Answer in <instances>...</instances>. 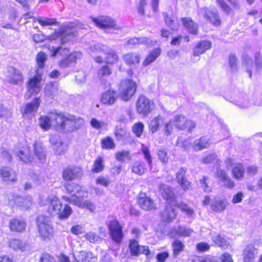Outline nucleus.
Listing matches in <instances>:
<instances>
[{"mask_svg": "<svg viewBox=\"0 0 262 262\" xmlns=\"http://www.w3.org/2000/svg\"><path fill=\"white\" fill-rule=\"evenodd\" d=\"M59 91L58 84L55 82H49L46 84L45 92L46 95L49 96H54Z\"/></svg>", "mask_w": 262, "mask_h": 262, "instance_id": "37998d69", "label": "nucleus"}, {"mask_svg": "<svg viewBox=\"0 0 262 262\" xmlns=\"http://www.w3.org/2000/svg\"><path fill=\"white\" fill-rule=\"evenodd\" d=\"M182 21L184 26L187 29L190 33L192 34H196L197 33L198 25L191 19L184 18L182 19Z\"/></svg>", "mask_w": 262, "mask_h": 262, "instance_id": "ea45409f", "label": "nucleus"}, {"mask_svg": "<svg viewBox=\"0 0 262 262\" xmlns=\"http://www.w3.org/2000/svg\"><path fill=\"white\" fill-rule=\"evenodd\" d=\"M122 57L125 63L129 66H135L140 62V56L137 53H127L123 55Z\"/></svg>", "mask_w": 262, "mask_h": 262, "instance_id": "e433bc0d", "label": "nucleus"}, {"mask_svg": "<svg viewBox=\"0 0 262 262\" xmlns=\"http://www.w3.org/2000/svg\"><path fill=\"white\" fill-rule=\"evenodd\" d=\"M49 49L51 51L52 57H55L58 55L62 56L59 61V66L62 69L75 66L78 60H80L82 57V54L80 52L70 53L69 49L60 47L57 48L53 46L51 48L50 47Z\"/></svg>", "mask_w": 262, "mask_h": 262, "instance_id": "39448f33", "label": "nucleus"}, {"mask_svg": "<svg viewBox=\"0 0 262 262\" xmlns=\"http://www.w3.org/2000/svg\"><path fill=\"white\" fill-rule=\"evenodd\" d=\"M112 73L111 70L107 66H103L98 71V76L100 78H102L105 76H107Z\"/></svg>", "mask_w": 262, "mask_h": 262, "instance_id": "bf43d9fd", "label": "nucleus"}, {"mask_svg": "<svg viewBox=\"0 0 262 262\" xmlns=\"http://www.w3.org/2000/svg\"><path fill=\"white\" fill-rule=\"evenodd\" d=\"M9 246L14 250L24 251L26 248V244L19 239H12L9 241Z\"/></svg>", "mask_w": 262, "mask_h": 262, "instance_id": "a18cd8bd", "label": "nucleus"}, {"mask_svg": "<svg viewBox=\"0 0 262 262\" xmlns=\"http://www.w3.org/2000/svg\"><path fill=\"white\" fill-rule=\"evenodd\" d=\"M0 177L5 182H15L17 180L16 172L7 166L0 169Z\"/></svg>", "mask_w": 262, "mask_h": 262, "instance_id": "a878e982", "label": "nucleus"}, {"mask_svg": "<svg viewBox=\"0 0 262 262\" xmlns=\"http://www.w3.org/2000/svg\"><path fill=\"white\" fill-rule=\"evenodd\" d=\"M90 124L93 128L97 129H100L105 125V124L104 122L99 121L95 118H93L91 119Z\"/></svg>", "mask_w": 262, "mask_h": 262, "instance_id": "774afa93", "label": "nucleus"}, {"mask_svg": "<svg viewBox=\"0 0 262 262\" xmlns=\"http://www.w3.org/2000/svg\"><path fill=\"white\" fill-rule=\"evenodd\" d=\"M209 179L207 177H203V179L200 180L201 187L205 192H209L211 191V188L209 186Z\"/></svg>", "mask_w": 262, "mask_h": 262, "instance_id": "052dcab7", "label": "nucleus"}, {"mask_svg": "<svg viewBox=\"0 0 262 262\" xmlns=\"http://www.w3.org/2000/svg\"><path fill=\"white\" fill-rule=\"evenodd\" d=\"M115 136L117 140H122L126 135V131L124 128L120 126H117L115 131Z\"/></svg>", "mask_w": 262, "mask_h": 262, "instance_id": "5fc2aeb1", "label": "nucleus"}, {"mask_svg": "<svg viewBox=\"0 0 262 262\" xmlns=\"http://www.w3.org/2000/svg\"><path fill=\"white\" fill-rule=\"evenodd\" d=\"M85 238L91 243H96L100 241L98 235L93 232H89L85 235Z\"/></svg>", "mask_w": 262, "mask_h": 262, "instance_id": "4d7b16f0", "label": "nucleus"}, {"mask_svg": "<svg viewBox=\"0 0 262 262\" xmlns=\"http://www.w3.org/2000/svg\"><path fill=\"white\" fill-rule=\"evenodd\" d=\"M116 159L120 162H124L126 160H130L131 157L130 152L127 150H123L117 152L115 155Z\"/></svg>", "mask_w": 262, "mask_h": 262, "instance_id": "8fccbe9b", "label": "nucleus"}, {"mask_svg": "<svg viewBox=\"0 0 262 262\" xmlns=\"http://www.w3.org/2000/svg\"><path fill=\"white\" fill-rule=\"evenodd\" d=\"M244 63L246 67L247 72L249 74V77L251 78L252 77V73L250 67L252 64V60L247 55L243 56Z\"/></svg>", "mask_w": 262, "mask_h": 262, "instance_id": "338daca9", "label": "nucleus"}, {"mask_svg": "<svg viewBox=\"0 0 262 262\" xmlns=\"http://www.w3.org/2000/svg\"><path fill=\"white\" fill-rule=\"evenodd\" d=\"M155 107V103L152 100H149L143 95H140L136 103L137 113L142 116L148 115Z\"/></svg>", "mask_w": 262, "mask_h": 262, "instance_id": "1a4fd4ad", "label": "nucleus"}, {"mask_svg": "<svg viewBox=\"0 0 262 262\" xmlns=\"http://www.w3.org/2000/svg\"><path fill=\"white\" fill-rule=\"evenodd\" d=\"M76 28L74 27L73 23H70L65 26L61 30V32L57 33L55 32L54 34L50 36L51 40H56L59 39V40H62V38L66 36H75Z\"/></svg>", "mask_w": 262, "mask_h": 262, "instance_id": "a211bd4d", "label": "nucleus"}, {"mask_svg": "<svg viewBox=\"0 0 262 262\" xmlns=\"http://www.w3.org/2000/svg\"><path fill=\"white\" fill-rule=\"evenodd\" d=\"M101 146L103 149H111L115 148V144L112 138L107 137L102 140Z\"/></svg>", "mask_w": 262, "mask_h": 262, "instance_id": "de8ad7c7", "label": "nucleus"}, {"mask_svg": "<svg viewBox=\"0 0 262 262\" xmlns=\"http://www.w3.org/2000/svg\"><path fill=\"white\" fill-rule=\"evenodd\" d=\"M92 19L98 27L104 30L106 33H117L121 30V27L110 16H100L97 17H92Z\"/></svg>", "mask_w": 262, "mask_h": 262, "instance_id": "0eeeda50", "label": "nucleus"}, {"mask_svg": "<svg viewBox=\"0 0 262 262\" xmlns=\"http://www.w3.org/2000/svg\"><path fill=\"white\" fill-rule=\"evenodd\" d=\"M173 256L177 257L181 252L183 251L185 246L182 242L176 240L172 244Z\"/></svg>", "mask_w": 262, "mask_h": 262, "instance_id": "c03bdc74", "label": "nucleus"}, {"mask_svg": "<svg viewBox=\"0 0 262 262\" xmlns=\"http://www.w3.org/2000/svg\"><path fill=\"white\" fill-rule=\"evenodd\" d=\"M73 260L71 261L69 257L64 255H61L59 258L60 262H95V257L89 252L81 251L79 252L76 257L73 255Z\"/></svg>", "mask_w": 262, "mask_h": 262, "instance_id": "4468645a", "label": "nucleus"}, {"mask_svg": "<svg viewBox=\"0 0 262 262\" xmlns=\"http://www.w3.org/2000/svg\"><path fill=\"white\" fill-rule=\"evenodd\" d=\"M36 21L42 26L53 25L56 24V19L47 17H38Z\"/></svg>", "mask_w": 262, "mask_h": 262, "instance_id": "09e8293b", "label": "nucleus"}, {"mask_svg": "<svg viewBox=\"0 0 262 262\" xmlns=\"http://www.w3.org/2000/svg\"><path fill=\"white\" fill-rule=\"evenodd\" d=\"M14 151L21 161L26 163L34 161L35 157L43 162L46 157L45 147L39 141H36L34 144L33 154H31L28 146L17 145L15 146Z\"/></svg>", "mask_w": 262, "mask_h": 262, "instance_id": "7ed1b4c3", "label": "nucleus"}, {"mask_svg": "<svg viewBox=\"0 0 262 262\" xmlns=\"http://www.w3.org/2000/svg\"><path fill=\"white\" fill-rule=\"evenodd\" d=\"M199 15L202 16L207 21L214 26H219L221 24V19L215 8L207 7L201 8L199 10Z\"/></svg>", "mask_w": 262, "mask_h": 262, "instance_id": "9b49d317", "label": "nucleus"}, {"mask_svg": "<svg viewBox=\"0 0 262 262\" xmlns=\"http://www.w3.org/2000/svg\"><path fill=\"white\" fill-rule=\"evenodd\" d=\"M47 58V55L42 52L38 53L36 56L37 65L40 69H42L45 65V62Z\"/></svg>", "mask_w": 262, "mask_h": 262, "instance_id": "864d4df0", "label": "nucleus"}, {"mask_svg": "<svg viewBox=\"0 0 262 262\" xmlns=\"http://www.w3.org/2000/svg\"><path fill=\"white\" fill-rule=\"evenodd\" d=\"M103 159L102 157H98L94 162L92 171L94 173H98L103 171L104 169Z\"/></svg>", "mask_w": 262, "mask_h": 262, "instance_id": "49530a36", "label": "nucleus"}, {"mask_svg": "<svg viewBox=\"0 0 262 262\" xmlns=\"http://www.w3.org/2000/svg\"><path fill=\"white\" fill-rule=\"evenodd\" d=\"M118 97V95L117 92L110 89L101 94L100 100L102 104L110 106L116 102Z\"/></svg>", "mask_w": 262, "mask_h": 262, "instance_id": "412c9836", "label": "nucleus"}, {"mask_svg": "<svg viewBox=\"0 0 262 262\" xmlns=\"http://www.w3.org/2000/svg\"><path fill=\"white\" fill-rule=\"evenodd\" d=\"M227 166H232V173L233 177L237 180L241 179L243 178L245 173V168L242 164L233 163V160L231 159H227L225 161Z\"/></svg>", "mask_w": 262, "mask_h": 262, "instance_id": "5701e85b", "label": "nucleus"}, {"mask_svg": "<svg viewBox=\"0 0 262 262\" xmlns=\"http://www.w3.org/2000/svg\"><path fill=\"white\" fill-rule=\"evenodd\" d=\"M228 205L226 199H221L215 198L210 204L211 208L215 212H221L224 210Z\"/></svg>", "mask_w": 262, "mask_h": 262, "instance_id": "473e14b6", "label": "nucleus"}, {"mask_svg": "<svg viewBox=\"0 0 262 262\" xmlns=\"http://www.w3.org/2000/svg\"><path fill=\"white\" fill-rule=\"evenodd\" d=\"M9 205L14 206L15 205L20 207L23 210H28L32 205V199L30 195L25 198L19 196H10L8 198Z\"/></svg>", "mask_w": 262, "mask_h": 262, "instance_id": "2eb2a0df", "label": "nucleus"}, {"mask_svg": "<svg viewBox=\"0 0 262 262\" xmlns=\"http://www.w3.org/2000/svg\"><path fill=\"white\" fill-rule=\"evenodd\" d=\"M211 47V43L209 41L203 40L199 42L193 49V56H199L204 53Z\"/></svg>", "mask_w": 262, "mask_h": 262, "instance_id": "f704fd0d", "label": "nucleus"}, {"mask_svg": "<svg viewBox=\"0 0 262 262\" xmlns=\"http://www.w3.org/2000/svg\"><path fill=\"white\" fill-rule=\"evenodd\" d=\"M12 114V112L10 110L2 105V108H1L0 111L1 119L7 121L8 119L11 118Z\"/></svg>", "mask_w": 262, "mask_h": 262, "instance_id": "603ef678", "label": "nucleus"}, {"mask_svg": "<svg viewBox=\"0 0 262 262\" xmlns=\"http://www.w3.org/2000/svg\"><path fill=\"white\" fill-rule=\"evenodd\" d=\"M161 50L159 48L153 49L149 54L146 56L143 64L146 67L153 62L161 54Z\"/></svg>", "mask_w": 262, "mask_h": 262, "instance_id": "4c0bfd02", "label": "nucleus"}, {"mask_svg": "<svg viewBox=\"0 0 262 262\" xmlns=\"http://www.w3.org/2000/svg\"><path fill=\"white\" fill-rule=\"evenodd\" d=\"M130 252L133 255H138L140 254H144L148 258H151L150 256V250L148 246H139L138 242L135 239H132L129 242V245Z\"/></svg>", "mask_w": 262, "mask_h": 262, "instance_id": "6ab92c4d", "label": "nucleus"}, {"mask_svg": "<svg viewBox=\"0 0 262 262\" xmlns=\"http://www.w3.org/2000/svg\"><path fill=\"white\" fill-rule=\"evenodd\" d=\"M40 206H47L50 214H57L61 220L66 219L72 213V208L68 205H65L63 210L62 205L59 199L55 195L45 196L40 195L38 200Z\"/></svg>", "mask_w": 262, "mask_h": 262, "instance_id": "f03ea898", "label": "nucleus"}, {"mask_svg": "<svg viewBox=\"0 0 262 262\" xmlns=\"http://www.w3.org/2000/svg\"><path fill=\"white\" fill-rule=\"evenodd\" d=\"M141 151L144 155V159L146 160L149 166L152 164V158L150 154L149 148L144 144H141Z\"/></svg>", "mask_w": 262, "mask_h": 262, "instance_id": "3c124183", "label": "nucleus"}, {"mask_svg": "<svg viewBox=\"0 0 262 262\" xmlns=\"http://www.w3.org/2000/svg\"><path fill=\"white\" fill-rule=\"evenodd\" d=\"M90 50L92 52H104L106 56L105 62L108 63H114L118 60V55L114 50L101 43H96L91 46Z\"/></svg>", "mask_w": 262, "mask_h": 262, "instance_id": "9d476101", "label": "nucleus"}, {"mask_svg": "<svg viewBox=\"0 0 262 262\" xmlns=\"http://www.w3.org/2000/svg\"><path fill=\"white\" fill-rule=\"evenodd\" d=\"M66 188L70 196H62L63 200L80 208L86 209L90 212L95 210L96 207L93 202L89 200H83V198H87L88 194L84 188L75 184H72L67 185Z\"/></svg>", "mask_w": 262, "mask_h": 262, "instance_id": "f257e3e1", "label": "nucleus"}, {"mask_svg": "<svg viewBox=\"0 0 262 262\" xmlns=\"http://www.w3.org/2000/svg\"><path fill=\"white\" fill-rule=\"evenodd\" d=\"M108 227L111 238L116 243H120L123 236L122 226L117 221L113 220L109 223Z\"/></svg>", "mask_w": 262, "mask_h": 262, "instance_id": "dca6fc26", "label": "nucleus"}, {"mask_svg": "<svg viewBox=\"0 0 262 262\" xmlns=\"http://www.w3.org/2000/svg\"><path fill=\"white\" fill-rule=\"evenodd\" d=\"M163 119L161 116H158L153 118L149 124V128L150 131L153 134L156 132L163 123Z\"/></svg>", "mask_w": 262, "mask_h": 262, "instance_id": "79ce46f5", "label": "nucleus"}, {"mask_svg": "<svg viewBox=\"0 0 262 262\" xmlns=\"http://www.w3.org/2000/svg\"><path fill=\"white\" fill-rule=\"evenodd\" d=\"M137 84L130 79L123 80L121 83L120 95L123 100H128L136 91Z\"/></svg>", "mask_w": 262, "mask_h": 262, "instance_id": "f8f14e48", "label": "nucleus"}, {"mask_svg": "<svg viewBox=\"0 0 262 262\" xmlns=\"http://www.w3.org/2000/svg\"><path fill=\"white\" fill-rule=\"evenodd\" d=\"M55 113H51L50 115V117L48 116H41L39 119V123L40 127L44 129L45 130H47L50 129L53 121L55 119L51 118V116L52 114H54Z\"/></svg>", "mask_w": 262, "mask_h": 262, "instance_id": "a19ab883", "label": "nucleus"}, {"mask_svg": "<svg viewBox=\"0 0 262 262\" xmlns=\"http://www.w3.org/2000/svg\"><path fill=\"white\" fill-rule=\"evenodd\" d=\"M174 122L176 123V127L180 129H187L190 131L195 126L194 122L187 120L185 117L182 115H176L174 117Z\"/></svg>", "mask_w": 262, "mask_h": 262, "instance_id": "4be33fe9", "label": "nucleus"}, {"mask_svg": "<svg viewBox=\"0 0 262 262\" xmlns=\"http://www.w3.org/2000/svg\"><path fill=\"white\" fill-rule=\"evenodd\" d=\"M256 250L252 246H248L243 253L244 262H253Z\"/></svg>", "mask_w": 262, "mask_h": 262, "instance_id": "58836bf2", "label": "nucleus"}, {"mask_svg": "<svg viewBox=\"0 0 262 262\" xmlns=\"http://www.w3.org/2000/svg\"><path fill=\"white\" fill-rule=\"evenodd\" d=\"M83 175L82 169L78 166H70L66 168L62 172V177L66 181H72L80 179Z\"/></svg>", "mask_w": 262, "mask_h": 262, "instance_id": "f3484780", "label": "nucleus"}, {"mask_svg": "<svg viewBox=\"0 0 262 262\" xmlns=\"http://www.w3.org/2000/svg\"><path fill=\"white\" fill-rule=\"evenodd\" d=\"M51 118L55 119L53 125L56 129L61 132H73L83 123V120L81 119H76L73 116L64 115L61 113H55L52 115Z\"/></svg>", "mask_w": 262, "mask_h": 262, "instance_id": "20e7f679", "label": "nucleus"}, {"mask_svg": "<svg viewBox=\"0 0 262 262\" xmlns=\"http://www.w3.org/2000/svg\"><path fill=\"white\" fill-rule=\"evenodd\" d=\"M158 155L160 160L163 163H166L168 162V156L167 152L165 148H161L158 151Z\"/></svg>", "mask_w": 262, "mask_h": 262, "instance_id": "680f3d73", "label": "nucleus"}, {"mask_svg": "<svg viewBox=\"0 0 262 262\" xmlns=\"http://www.w3.org/2000/svg\"><path fill=\"white\" fill-rule=\"evenodd\" d=\"M131 170L133 173L139 176H142L147 171V167L144 162L138 161L132 164Z\"/></svg>", "mask_w": 262, "mask_h": 262, "instance_id": "72a5a7b5", "label": "nucleus"}, {"mask_svg": "<svg viewBox=\"0 0 262 262\" xmlns=\"http://www.w3.org/2000/svg\"><path fill=\"white\" fill-rule=\"evenodd\" d=\"M178 207L188 216H192L194 214L193 210L185 204L181 203L178 205Z\"/></svg>", "mask_w": 262, "mask_h": 262, "instance_id": "e2e57ef3", "label": "nucleus"}, {"mask_svg": "<svg viewBox=\"0 0 262 262\" xmlns=\"http://www.w3.org/2000/svg\"><path fill=\"white\" fill-rule=\"evenodd\" d=\"M41 72L37 70L35 76L30 79L28 85V93L26 97L29 98L32 95L36 94L41 90Z\"/></svg>", "mask_w": 262, "mask_h": 262, "instance_id": "ddd939ff", "label": "nucleus"}, {"mask_svg": "<svg viewBox=\"0 0 262 262\" xmlns=\"http://www.w3.org/2000/svg\"><path fill=\"white\" fill-rule=\"evenodd\" d=\"M193 232V230L189 227L180 226L177 229H171L169 231L168 235L170 238H174L177 236L187 237L191 235Z\"/></svg>", "mask_w": 262, "mask_h": 262, "instance_id": "b1692460", "label": "nucleus"}, {"mask_svg": "<svg viewBox=\"0 0 262 262\" xmlns=\"http://www.w3.org/2000/svg\"><path fill=\"white\" fill-rule=\"evenodd\" d=\"M138 202L140 207L144 210H150L156 208L154 201L144 193L140 194Z\"/></svg>", "mask_w": 262, "mask_h": 262, "instance_id": "cd10ccee", "label": "nucleus"}, {"mask_svg": "<svg viewBox=\"0 0 262 262\" xmlns=\"http://www.w3.org/2000/svg\"><path fill=\"white\" fill-rule=\"evenodd\" d=\"M50 141L53 145V149L57 155H61L66 150V146L64 145L58 136H52L50 139Z\"/></svg>", "mask_w": 262, "mask_h": 262, "instance_id": "7c9ffc66", "label": "nucleus"}, {"mask_svg": "<svg viewBox=\"0 0 262 262\" xmlns=\"http://www.w3.org/2000/svg\"><path fill=\"white\" fill-rule=\"evenodd\" d=\"M36 224L39 236L41 239L46 240L53 235V225L49 216L44 215H39L36 219Z\"/></svg>", "mask_w": 262, "mask_h": 262, "instance_id": "6e6552de", "label": "nucleus"}, {"mask_svg": "<svg viewBox=\"0 0 262 262\" xmlns=\"http://www.w3.org/2000/svg\"><path fill=\"white\" fill-rule=\"evenodd\" d=\"M6 80L10 83L19 84L23 82V77L18 70L11 67L8 70Z\"/></svg>", "mask_w": 262, "mask_h": 262, "instance_id": "393cba45", "label": "nucleus"}, {"mask_svg": "<svg viewBox=\"0 0 262 262\" xmlns=\"http://www.w3.org/2000/svg\"><path fill=\"white\" fill-rule=\"evenodd\" d=\"M9 227L11 231L20 232L25 230L26 223L23 220L12 219L10 221Z\"/></svg>", "mask_w": 262, "mask_h": 262, "instance_id": "2f4dec72", "label": "nucleus"}, {"mask_svg": "<svg viewBox=\"0 0 262 262\" xmlns=\"http://www.w3.org/2000/svg\"><path fill=\"white\" fill-rule=\"evenodd\" d=\"M211 144V141L209 138L206 136H203L193 141L192 147L194 150L199 151L208 148Z\"/></svg>", "mask_w": 262, "mask_h": 262, "instance_id": "c756f323", "label": "nucleus"}, {"mask_svg": "<svg viewBox=\"0 0 262 262\" xmlns=\"http://www.w3.org/2000/svg\"><path fill=\"white\" fill-rule=\"evenodd\" d=\"M185 173L186 170L183 168H180L176 173V179L181 188L184 191H187L191 187V183L185 178Z\"/></svg>", "mask_w": 262, "mask_h": 262, "instance_id": "c85d7f7f", "label": "nucleus"}, {"mask_svg": "<svg viewBox=\"0 0 262 262\" xmlns=\"http://www.w3.org/2000/svg\"><path fill=\"white\" fill-rule=\"evenodd\" d=\"M235 104L241 108H247L252 104L262 106V98L257 99L251 102L247 95H242L235 100Z\"/></svg>", "mask_w": 262, "mask_h": 262, "instance_id": "aec40b11", "label": "nucleus"}, {"mask_svg": "<svg viewBox=\"0 0 262 262\" xmlns=\"http://www.w3.org/2000/svg\"><path fill=\"white\" fill-rule=\"evenodd\" d=\"M211 235L213 242L219 247L223 249H227L228 248V246H229V242L224 238V237L221 236L220 234H217L215 232L211 233Z\"/></svg>", "mask_w": 262, "mask_h": 262, "instance_id": "c9c22d12", "label": "nucleus"}, {"mask_svg": "<svg viewBox=\"0 0 262 262\" xmlns=\"http://www.w3.org/2000/svg\"><path fill=\"white\" fill-rule=\"evenodd\" d=\"M144 129V124L142 122L135 123L133 126V132L137 137H141Z\"/></svg>", "mask_w": 262, "mask_h": 262, "instance_id": "6e6d98bb", "label": "nucleus"}, {"mask_svg": "<svg viewBox=\"0 0 262 262\" xmlns=\"http://www.w3.org/2000/svg\"><path fill=\"white\" fill-rule=\"evenodd\" d=\"M173 123L174 120H169L168 122L165 123L164 127V130L166 135L169 136L172 132L174 126H176Z\"/></svg>", "mask_w": 262, "mask_h": 262, "instance_id": "0e129e2a", "label": "nucleus"}, {"mask_svg": "<svg viewBox=\"0 0 262 262\" xmlns=\"http://www.w3.org/2000/svg\"><path fill=\"white\" fill-rule=\"evenodd\" d=\"M148 39L145 37L133 38L128 40L127 43L130 45H137L141 43H147Z\"/></svg>", "mask_w": 262, "mask_h": 262, "instance_id": "13d9d810", "label": "nucleus"}, {"mask_svg": "<svg viewBox=\"0 0 262 262\" xmlns=\"http://www.w3.org/2000/svg\"><path fill=\"white\" fill-rule=\"evenodd\" d=\"M40 102L39 98H35L33 102L27 104L21 108L23 114L28 117L34 115L38 109Z\"/></svg>", "mask_w": 262, "mask_h": 262, "instance_id": "bb28decb", "label": "nucleus"}, {"mask_svg": "<svg viewBox=\"0 0 262 262\" xmlns=\"http://www.w3.org/2000/svg\"><path fill=\"white\" fill-rule=\"evenodd\" d=\"M160 192L163 197L167 201H170L166 205L165 210L161 213V217L163 222H170L173 220L177 214L173 205L174 194L171 188L165 184H161L160 186Z\"/></svg>", "mask_w": 262, "mask_h": 262, "instance_id": "423d86ee", "label": "nucleus"}, {"mask_svg": "<svg viewBox=\"0 0 262 262\" xmlns=\"http://www.w3.org/2000/svg\"><path fill=\"white\" fill-rule=\"evenodd\" d=\"M216 161H217V157L215 154H208L202 159V162L205 164L213 163Z\"/></svg>", "mask_w": 262, "mask_h": 262, "instance_id": "69168bd1", "label": "nucleus"}]
</instances>
